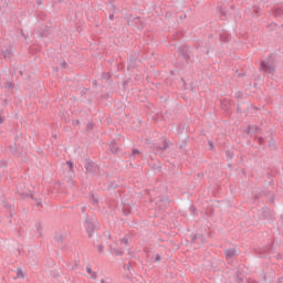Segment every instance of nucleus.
<instances>
[{
  "mask_svg": "<svg viewBox=\"0 0 283 283\" xmlns=\"http://www.w3.org/2000/svg\"><path fill=\"white\" fill-rule=\"evenodd\" d=\"M96 218H86L84 222V228L86 232L88 233V238H92L94 235V231H96V224H97Z\"/></svg>",
  "mask_w": 283,
  "mask_h": 283,
  "instance_id": "nucleus-1",
  "label": "nucleus"
},
{
  "mask_svg": "<svg viewBox=\"0 0 283 283\" xmlns=\"http://www.w3.org/2000/svg\"><path fill=\"white\" fill-rule=\"evenodd\" d=\"M260 70L261 72H266L268 74H274L275 73V67L271 65L270 60H264L260 63Z\"/></svg>",
  "mask_w": 283,
  "mask_h": 283,
  "instance_id": "nucleus-2",
  "label": "nucleus"
},
{
  "mask_svg": "<svg viewBox=\"0 0 283 283\" xmlns=\"http://www.w3.org/2000/svg\"><path fill=\"white\" fill-rule=\"evenodd\" d=\"M84 167L86 169V174H90L91 176H96L98 174V166L94 164V161H86Z\"/></svg>",
  "mask_w": 283,
  "mask_h": 283,
  "instance_id": "nucleus-3",
  "label": "nucleus"
},
{
  "mask_svg": "<svg viewBox=\"0 0 283 283\" xmlns=\"http://www.w3.org/2000/svg\"><path fill=\"white\" fill-rule=\"evenodd\" d=\"M180 55L186 60V61H191V48L188 45H182L179 48Z\"/></svg>",
  "mask_w": 283,
  "mask_h": 283,
  "instance_id": "nucleus-4",
  "label": "nucleus"
},
{
  "mask_svg": "<svg viewBox=\"0 0 283 283\" xmlns=\"http://www.w3.org/2000/svg\"><path fill=\"white\" fill-rule=\"evenodd\" d=\"M272 244H268V245H265L264 248H255L254 249V252L256 253V255L259 256V258H266V253L269 252V251H271V249H272Z\"/></svg>",
  "mask_w": 283,
  "mask_h": 283,
  "instance_id": "nucleus-5",
  "label": "nucleus"
},
{
  "mask_svg": "<svg viewBox=\"0 0 283 283\" xmlns=\"http://www.w3.org/2000/svg\"><path fill=\"white\" fill-rule=\"evenodd\" d=\"M169 145H171V142H169V139H164L161 144L157 145V149L160 151H166L169 149Z\"/></svg>",
  "mask_w": 283,
  "mask_h": 283,
  "instance_id": "nucleus-6",
  "label": "nucleus"
},
{
  "mask_svg": "<svg viewBox=\"0 0 283 283\" xmlns=\"http://www.w3.org/2000/svg\"><path fill=\"white\" fill-rule=\"evenodd\" d=\"M226 260H231V258H234L237 255L235 249H227L224 250Z\"/></svg>",
  "mask_w": 283,
  "mask_h": 283,
  "instance_id": "nucleus-7",
  "label": "nucleus"
},
{
  "mask_svg": "<svg viewBox=\"0 0 283 283\" xmlns=\"http://www.w3.org/2000/svg\"><path fill=\"white\" fill-rule=\"evenodd\" d=\"M9 151H11L12 156H15L17 158L21 156V151H19V147H17V144L10 146Z\"/></svg>",
  "mask_w": 283,
  "mask_h": 283,
  "instance_id": "nucleus-8",
  "label": "nucleus"
},
{
  "mask_svg": "<svg viewBox=\"0 0 283 283\" xmlns=\"http://www.w3.org/2000/svg\"><path fill=\"white\" fill-rule=\"evenodd\" d=\"M35 233L38 238H41V235H43V224L41 222L35 223Z\"/></svg>",
  "mask_w": 283,
  "mask_h": 283,
  "instance_id": "nucleus-9",
  "label": "nucleus"
},
{
  "mask_svg": "<svg viewBox=\"0 0 283 283\" xmlns=\"http://www.w3.org/2000/svg\"><path fill=\"white\" fill-rule=\"evenodd\" d=\"M90 202L93 205V207H98V197H96L94 193L88 195Z\"/></svg>",
  "mask_w": 283,
  "mask_h": 283,
  "instance_id": "nucleus-10",
  "label": "nucleus"
},
{
  "mask_svg": "<svg viewBox=\"0 0 283 283\" xmlns=\"http://www.w3.org/2000/svg\"><path fill=\"white\" fill-rule=\"evenodd\" d=\"M220 41H223V43H229V41H231V34L226 32L221 33Z\"/></svg>",
  "mask_w": 283,
  "mask_h": 283,
  "instance_id": "nucleus-11",
  "label": "nucleus"
},
{
  "mask_svg": "<svg viewBox=\"0 0 283 283\" xmlns=\"http://www.w3.org/2000/svg\"><path fill=\"white\" fill-rule=\"evenodd\" d=\"M109 149L112 154H118V145L116 144V140L111 142Z\"/></svg>",
  "mask_w": 283,
  "mask_h": 283,
  "instance_id": "nucleus-12",
  "label": "nucleus"
},
{
  "mask_svg": "<svg viewBox=\"0 0 283 283\" xmlns=\"http://www.w3.org/2000/svg\"><path fill=\"white\" fill-rule=\"evenodd\" d=\"M54 240L57 242V244L63 243V240H65V235L63 233H57L54 235Z\"/></svg>",
  "mask_w": 283,
  "mask_h": 283,
  "instance_id": "nucleus-13",
  "label": "nucleus"
},
{
  "mask_svg": "<svg viewBox=\"0 0 283 283\" xmlns=\"http://www.w3.org/2000/svg\"><path fill=\"white\" fill-rule=\"evenodd\" d=\"M86 272L91 275L92 280H96L97 275L96 272L92 271V265L86 266Z\"/></svg>",
  "mask_w": 283,
  "mask_h": 283,
  "instance_id": "nucleus-14",
  "label": "nucleus"
},
{
  "mask_svg": "<svg viewBox=\"0 0 283 283\" xmlns=\"http://www.w3.org/2000/svg\"><path fill=\"white\" fill-rule=\"evenodd\" d=\"M189 211H190V214L193 218H197V216H198V208H196V206H190Z\"/></svg>",
  "mask_w": 283,
  "mask_h": 283,
  "instance_id": "nucleus-15",
  "label": "nucleus"
},
{
  "mask_svg": "<svg viewBox=\"0 0 283 283\" xmlns=\"http://www.w3.org/2000/svg\"><path fill=\"white\" fill-rule=\"evenodd\" d=\"M262 13V9L261 8H258V7H253L252 8V15L253 17H259V14Z\"/></svg>",
  "mask_w": 283,
  "mask_h": 283,
  "instance_id": "nucleus-16",
  "label": "nucleus"
},
{
  "mask_svg": "<svg viewBox=\"0 0 283 283\" xmlns=\"http://www.w3.org/2000/svg\"><path fill=\"white\" fill-rule=\"evenodd\" d=\"M247 132L248 134H251V132H260V127H258V125L248 126Z\"/></svg>",
  "mask_w": 283,
  "mask_h": 283,
  "instance_id": "nucleus-17",
  "label": "nucleus"
},
{
  "mask_svg": "<svg viewBox=\"0 0 283 283\" xmlns=\"http://www.w3.org/2000/svg\"><path fill=\"white\" fill-rule=\"evenodd\" d=\"M129 242H132L129 235H125L123 239H120V243L125 244V247H129Z\"/></svg>",
  "mask_w": 283,
  "mask_h": 283,
  "instance_id": "nucleus-18",
  "label": "nucleus"
},
{
  "mask_svg": "<svg viewBox=\"0 0 283 283\" xmlns=\"http://www.w3.org/2000/svg\"><path fill=\"white\" fill-rule=\"evenodd\" d=\"M112 253H115L117 256L120 258L122 255H124L125 252H123L120 248H113Z\"/></svg>",
  "mask_w": 283,
  "mask_h": 283,
  "instance_id": "nucleus-19",
  "label": "nucleus"
},
{
  "mask_svg": "<svg viewBox=\"0 0 283 283\" xmlns=\"http://www.w3.org/2000/svg\"><path fill=\"white\" fill-rule=\"evenodd\" d=\"M15 273H17V277H18V279H23V277H25V274H23V270H22L21 268H18V269L15 270Z\"/></svg>",
  "mask_w": 283,
  "mask_h": 283,
  "instance_id": "nucleus-20",
  "label": "nucleus"
},
{
  "mask_svg": "<svg viewBox=\"0 0 283 283\" xmlns=\"http://www.w3.org/2000/svg\"><path fill=\"white\" fill-rule=\"evenodd\" d=\"M282 8H276V9H274L273 10V14L275 15V17H282Z\"/></svg>",
  "mask_w": 283,
  "mask_h": 283,
  "instance_id": "nucleus-21",
  "label": "nucleus"
},
{
  "mask_svg": "<svg viewBox=\"0 0 283 283\" xmlns=\"http://www.w3.org/2000/svg\"><path fill=\"white\" fill-rule=\"evenodd\" d=\"M3 55H4V59H10V56H12V51L10 49H7Z\"/></svg>",
  "mask_w": 283,
  "mask_h": 283,
  "instance_id": "nucleus-22",
  "label": "nucleus"
},
{
  "mask_svg": "<svg viewBox=\"0 0 283 283\" xmlns=\"http://www.w3.org/2000/svg\"><path fill=\"white\" fill-rule=\"evenodd\" d=\"M123 269L124 271H129V273H132V263L124 264Z\"/></svg>",
  "mask_w": 283,
  "mask_h": 283,
  "instance_id": "nucleus-23",
  "label": "nucleus"
},
{
  "mask_svg": "<svg viewBox=\"0 0 283 283\" xmlns=\"http://www.w3.org/2000/svg\"><path fill=\"white\" fill-rule=\"evenodd\" d=\"M263 217L269 220V208H263Z\"/></svg>",
  "mask_w": 283,
  "mask_h": 283,
  "instance_id": "nucleus-24",
  "label": "nucleus"
},
{
  "mask_svg": "<svg viewBox=\"0 0 283 283\" xmlns=\"http://www.w3.org/2000/svg\"><path fill=\"white\" fill-rule=\"evenodd\" d=\"M35 206L36 207H43V202H42L41 198L35 199Z\"/></svg>",
  "mask_w": 283,
  "mask_h": 283,
  "instance_id": "nucleus-25",
  "label": "nucleus"
},
{
  "mask_svg": "<svg viewBox=\"0 0 283 283\" xmlns=\"http://www.w3.org/2000/svg\"><path fill=\"white\" fill-rule=\"evenodd\" d=\"M7 87H8V90H13L14 88V83L8 82Z\"/></svg>",
  "mask_w": 283,
  "mask_h": 283,
  "instance_id": "nucleus-26",
  "label": "nucleus"
},
{
  "mask_svg": "<svg viewBox=\"0 0 283 283\" xmlns=\"http://www.w3.org/2000/svg\"><path fill=\"white\" fill-rule=\"evenodd\" d=\"M104 249H105V245L103 244L97 245L98 253H103Z\"/></svg>",
  "mask_w": 283,
  "mask_h": 283,
  "instance_id": "nucleus-27",
  "label": "nucleus"
},
{
  "mask_svg": "<svg viewBox=\"0 0 283 283\" xmlns=\"http://www.w3.org/2000/svg\"><path fill=\"white\" fill-rule=\"evenodd\" d=\"M132 153H133V156H136L137 154H140V150L133 148Z\"/></svg>",
  "mask_w": 283,
  "mask_h": 283,
  "instance_id": "nucleus-28",
  "label": "nucleus"
},
{
  "mask_svg": "<svg viewBox=\"0 0 283 283\" xmlns=\"http://www.w3.org/2000/svg\"><path fill=\"white\" fill-rule=\"evenodd\" d=\"M160 260H161L160 254H156L155 262H160Z\"/></svg>",
  "mask_w": 283,
  "mask_h": 283,
  "instance_id": "nucleus-29",
  "label": "nucleus"
},
{
  "mask_svg": "<svg viewBox=\"0 0 283 283\" xmlns=\"http://www.w3.org/2000/svg\"><path fill=\"white\" fill-rule=\"evenodd\" d=\"M160 202H170V200L168 199V197H164Z\"/></svg>",
  "mask_w": 283,
  "mask_h": 283,
  "instance_id": "nucleus-30",
  "label": "nucleus"
},
{
  "mask_svg": "<svg viewBox=\"0 0 283 283\" xmlns=\"http://www.w3.org/2000/svg\"><path fill=\"white\" fill-rule=\"evenodd\" d=\"M208 145H209V149H213V142L209 140Z\"/></svg>",
  "mask_w": 283,
  "mask_h": 283,
  "instance_id": "nucleus-31",
  "label": "nucleus"
},
{
  "mask_svg": "<svg viewBox=\"0 0 283 283\" xmlns=\"http://www.w3.org/2000/svg\"><path fill=\"white\" fill-rule=\"evenodd\" d=\"M226 154H227V156H229L230 158H233V154H231L230 150H227Z\"/></svg>",
  "mask_w": 283,
  "mask_h": 283,
  "instance_id": "nucleus-32",
  "label": "nucleus"
},
{
  "mask_svg": "<svg viewBox=\"0 0 283 283\" xmlns=\"http://www.w3.org/2000/svg\"><path fill=\"white\" fill-rule=\"evenodd\" d=\"M66 165L70 167V169H72V167H74V164H72V161H66Z\"/></svg>",
  "mask_w": 283,
  "mask_h": 283,
  "instance_id": "nucleus-33",
  "label": "nucleus"
},
{
  "mask_svg": "<svg viewBox=\"0 0 283 283\" xmlns=\"http://www.w3.org/2000/svg\"><path fill=\"white\" fill-rule=\"evenodd\" d=\"M108 19H109V21H114V13H111V14L108 15Z\"/></svg>",
  "mask_w": 283,
  "mask_h": 283,
  "instance_id": "nucleus-34",
  "label": "nucleus"
},
{
  "mask_svg": "<svg viewBox=\"0 0 283 283\" xmlns=\"http://www.w3.org/2000/svg\"><path fill=\"white\" fill-rule=\"evenodd\" d=\"M259 143H260V145H262V143H264V138L259 137Z\"/></svg>",
  "mask_w": 283,
  "mask_h": 283,
  "instance_id": "nucleus-35",
  "label": "nucleus"
},
{
  "mask_svg": "<svg viewBox=\"0 0 283 283\" xmlns=\"http://www.w3.org/2000/svg\"><path fill=\"white\" fill-rule=\"evenodd\" d=\"M62 67H67V62H62Z\"/></svg>",
  "mask_w": 283,
  "mask_h": 283,
  "instance_id": "nucleus-36",
  "label": "nucleus"
},
{
  "mask_svg": "<svg viewBox=\"0 0 283 283\" xmlns=\"http://www.w3.org/2000/svg\"><path fill=\"white\" fill-rule=\"evenodd\" d=\"M270 202H275V197H274V196H272V197L270 198Z\"/></svg>",
  "mask_w": 283,
  "mask_h": 283,
  "instance_id": "nucleus-37",
  "label": "nucleus"
},
{
  "mask_svg": "<svg viewBox=\"0 0 283 283\" xmlns=\"http://www.w3.org/2000/svg\"><path fill=\"white\" fill-rule=\"evenodd\" d=\"M73 125H78V119L73 120Z\"/></svg>",
  "mask_w": 283,
  "mask_h": 283,
  "instance_id": "nucleus-38",
  "label": "nucleus"
},
{
  "mask_svg": "<svg viewBox=\"0 0 283 283\" xmlns=\"http://www.w3.org/2000/svg\"><path fill=\"white\" fill-rule=\"evenodd\" d=\"M276 283H283V279L280 277V279L276 281Z\"/></svg>",
  "mask_w": 283,
  "mask_h": 283,
  "instance_id": "nucleus-39",
  "label": "nucleus"
},
{
  "mask_svg": "<svg viewBox=\"0 0 283 283\" xmlns=\"http://www.w3.org/2000/svg\"><path fill=\"white\" fill-rule=\"evenodd\" d=\"M3 117L0 116V125L3 124Z\"/></svg>",
  "mask_w": 283,
  "mask_h": 283,
  "instance_id": "nucleus-40",
  "label": "nucleus"
},
{
  "mask_svg": "<svg viewBox=\"0 0 283 283\" xmlns=\"http://www.w3.org/2000/svg\"><path fill=\"white\" fill-rule=\"evenodd\" d=\"M30 198H31V200H35L34 195H32V193L30 195Z\"/></svg>",
  "mask_w": 283,
  "mask_h": 283,
  "instance_id": "nucleus-41",
  "label": "nucleus"
},
{
  "mask_svg": "<svg viewBox=\"0 0 283 283\" xmlns=\"http://www.w3.org/2000/svg\"><path fill=\"white\" fill-rule=\"evenodd\" d=\"M22 197H23V198H27V197H28V193H22Z\"/></svg>",
  "mask_w": 283,
  "mask_h": 283,
  "instance_id": "nucleus-42",
  "label": "nucleus"
},
{
  "mask_svg": "<svg viewBox=\"0 0 283 283\" xmlns=\"http://www.w3.org/2000/svg\"><path fill=\"white\" fill-rule=\"evenodd\" d=\"M222 17H224L227 13L224 11H221Z\"/></svg>",
  "mask_w": 283,
  "mask_h": 283,
  "instance_id": "nucleus-43",
  "label": "nucleus"
},
{
  "mask_svg": "<svg viewBox=\"0 0 283 283\" xmlns=\"http://www.w3.org/2000/svg\"><path fill=\"white\" fill-rule=\"evenodd\" d=\"M196 238H197L196 235L192 238V242H196Z\"/></svg>",
  "mask_w": 283,
  "mask_h": 283,
  "instance_id": "nucleus-44",
  "label": "nucleus"
},
{
  "mask_svg": "<svg viewBox=\"0 0 283 283\" xmlns=\"http://www.w3.org/2000/svg\"><path fill=\"white\" fill-rule=\"evenodd\" d=\"M21 76H23V72L20 71Z\"/></svg>",
  "mask_w": 283,
  "mask_h": 283,
  "instance_id": "nucleus-45",
  "label": "nucleus"
},
{
  "mask_svg": "<svg viewBox=\"0 0 283 283\" xmlns=\"http://www.w3.org/2000/svg\"><path fill=\"white\" fill-rule=\"evenodd\" d=\"M22 36L25 39V35H24V33H22Z\"/></svg>",
  "mask_w": 283,
  "mask_h": 283,
  "instance_id": "nucleus-46",
  "label": "nucleus"
},
{
  "mask_svg": "<svg viewBox=\"0 0 283 283\" xmlns=\"http://www.w3.org/2000/svg\"><path fill=\"white\" fill-rule=\"evenodd\" d=\"M15 140H19V136H18V137H15Z\"/></svg>",
  "mask_w": 283,
  "mask_h": 283,
  "instance_id": "nucleus-47",
  "label": "nucleus"
},
{
  "mask_svg": "<svg viewBox=\"0 0 283 283\" xmlns=\"http://www.w3.org/2000/svg\"><path fill=\"white\" fill-rule=\"evenodd\" d=\"M71 270L74 271V266H72Z\"/></svg>",
  "mask_w": 283,
  "mask_h": 283,
  "instance_id": "nucleus-48",
  "label": "nucleus"
},
{
  "mask_svg": "<svg viewBox=\"0 0 283 283\" xmlns=\"http://www.w3.org/2000/svg\"><path fill=\"white\" fill-rule=\"evenodd\" d=\"M82 211H85V208H82Z\"/></svg>",
  "mask_w": 283,
  "mask_h": 283,
  "instance_id": "nucleus-49",
  "label": "nucleus"
},
{
  "mask_svg": "<svg viewBox=\"0 0 283 283\" xmlns=\"http://www.w3.org/2000/svg\"><path fill=\"white\" fill-rule=\"evenodd\" d=\"M129 280V275L126 276Z\"/></svg>",
  "mask_w": 283,
  "mask_h": 283,
  "instance_id": "nucleus-50",
  "label": "nucleus"
},
{
  "mask_svg": "<svg viewBox=\"0 0 283 283\" xmlns=\"http://www.w3.org/2000/svg\"><path fill=\"white\" fill-rule=\"evenodd\" d=\"M253 283H258L256 281H253Z\"/></svg>",
  "mask_w": 283,
  "mask_h": 283,
  "instance_id": "nucleus-51",
  "label": "nucleus"
}]
</instances>
